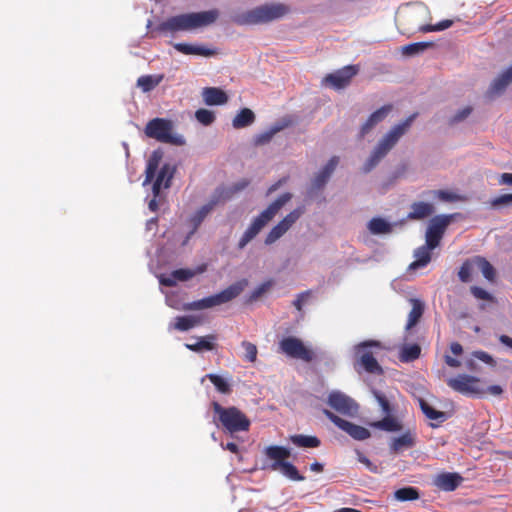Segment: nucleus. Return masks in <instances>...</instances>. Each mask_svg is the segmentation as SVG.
I'll return each instance as SVG.
<instances>
[{"label": "nucleus", "instance_id": "nucleus-1", "mask_svg": "<svg viewBox=\"0 0 512 512\" xmlns=\"http://www.w3.org/2000/svg\"><path fill=\"white\" fill-rule=\"evenodd\" d=\"M417 115V113H413L401 123L394 125L379 140L363 165L362 170L364 173L372 171L388 155V153L396 146L400 138L408 132Z\"/></svg>", "mask_w": 512, "mask_h": 512}, {"label": "nucleus", "instance_id": "nucleus-2", "mask_svg": "<svg viewBox=\"0 0 512 512\" xmlns=\"http://www.w3.org/2000/svg\"><path fill=\"white\" fill-rule=\"evenodd\" d=\"M218 16L219 12L216 9L180 14L169 17L167 20L161 22L153 32L176 33L179 31L193 30L214 23Z\"/></svg>", "mask_w": 512, "mask_h": 512}, {"label": "nucleus", "instance_id": "nucleus-3", "mask_svg": "<svg viewBox=\"0 0 512 512\" xmlns=\"http://www.w3.org/2000/svg\"><path fill=\"white\" fill-rule=\"evenodd\" d=\"M290 8L282 3L265 4L232 17L233 23L239 26L268 23L284 17Z\"/></svg>", "mask_w": 512, "mask_h": 512}, {"label": "nucleus", "instance_id": "nucleus-4", "mask_svg": "<svg viewBox=\"0 0 512 512\" xmlns=\"http://www.w3.org/2000/svg\"><path fill=\"white\" fill-rule=\"evenodd\" d=\"M291 193H284L273 201L264 211L258 215L251 225L244 232L238 242V249L242 250L251 240H253L264 226L274 218L278 211L291 200Z\"/></svg>", "mask_w": 512, "mask_h": 512}, {"label": "nucleus", "instance_id": "nucleus-5", "mask_svg": "<svg viewBox=\"0 0 512 512\" xmlns=\"http://www.w3.org/2000/svg\"><path fill=\"white\" fill-rule=\"evenodd\" d=\"M214 413L224 431L231 435L238 432H247L250 429V419L237 407H223L218 402H212Z\"/></svg>", "mask_w": 512, "mask_h": 512}, {"label": "nucleus", "instance_id": "nucleus-6", "mask_svg": "<svg viewBox=\"0 0 512 512\" xmlns=\"http://www.w3.org/2000/svg\"><path fill=\"white\" fill-rule=\"evenodd\" d=\"M245 285V280L234 283L217 294L197 301L186 303L183 305L182 309L185 311L203 310L225 304L238 297L243 291Z\"/></svg>", "mask_w": 512, "mask_h": 512}, {"label": "nucleus", "instance_id": "nucleus-7", "mask_svg": "<svg viewBox=\"0 0 512 512\" xmlns=\"http://www.w3.org/2000/svg\"><path fill=\"white\" fill-rule=\"evenodd\" d=\"M173 125L170 120L164 118H154L150 120L145 127V134L162 143L183 145L182 136L172 134Z\"/></svg>", "mask_w": 512, "mask_h": 512}, {"label": "nucleus", "instance_id": "nucleus-8", "mask_svg": "<svg viewBox=\"0 0 512 512\" xmlns=\"http://www.w3.org/2000/svg\"><path fill=\"white\" fill-rule=\"evenodd\" d=\"M372 348H382L379 341L367 340L355 346V354L357 356V364L370 374L380 375L383 369L376 360Z\"/></svg>", "mask_w": 512, "mask_h": 512}, {"label": "nucleus", "instance_id": "nucleus-9", "mask_svg": "<svg viewBox=\"0 0 512 512\" xmlns=\"http://www.w3.org/2000/svg\"><path fill=\"white\" fill-rule=\"evenodd\" d=\"M447 385L465 396L481 397L485 395L480 379L471 375L459 374L456 377L449 378Z\"/></svg>", "mask_w": 512, "mask_h": 512}, {"label": "nucleus", "instance_id": "nucleus-10", "mask_svg": "<svg viewBox=\"0 0 512 512\" xmlns=\"http://www.w3.org/2000/svg\"><path fill=\"white\" fill-rule=\"evenodd\" d=\"M279 350L291 358L305 362H311L314 358L313 351L307 348L299 338L293 336L283 338L279 342Z\"/></svg>", "mask_w": 512, "mask_h": 512}, {"label": "nucleus", "instance_id": "nucleus-11", "mask_svg": "<svg viewBox=\"0 0 512 512\" xmlns=\"http://www.w3.org/2000/svg\"><path fill=\"white\" fill-rule=\"evenodd\" d=\"M452 219L451 215H438L431 219L426 231V244L430 248H436Z\"/></svg>", "mask_w": 512, "mask_h": 512}, {"label": "nucleus", "instance_id": "nucleus-12", "mask_svg": "<svg viewBox=\"0 0 512 512\" xmlns=\"http://www.w3.org/2000/svg\"><path fill=\"white\" fill-rule=\"evenodd\" d=\"M304 206L297 207L289 214H287L276 226H274L265 238V244L271 245L281 238L292 225L301 217L304 213Z\"/></svg>", "mask_w": 512, "mask_h": 512}, {"label": "nucleus", "instance_id": "nucleus-13", "mask_svg": "<svg viewBox=\"0 0 512 512\" xmlns=\"http://www.w3.org/2000/svg\"><path fill=\"white\" fill-rule=\"evenodd\" d=\"M323 413L338 428L345 431L347 434H349L355 440H365L371 436L370 431L368 429H366L365 427H362V426L356 425L354 423H351L347 420H344V419L340 418L339 416L335 415L330 410L324 409Z\"/></svg>", "mask_w": 512, "mask_h": 512}, {"label": "nucleus", "instance_id": "nucleus-14", "mask_svg": "<svg viewBox=\"0 0 512 512\" xmlns=\"http://www.w3.org/2000/svg\"><path fill=\"white\" fill-rule=\"evenodd\" d=\"M328 405L345 416H354L358 412L357 403L339 391H332L327 400Z\"/></svg>", "mask_w": 512, "mask_h": 512}, {"label": "nucleus", "instance_id": "nucleus-15", "mask_svg": "<svg viewBox=\"0 0 512 512\" xmlns=\"http://www.w3.org/2000/svg\"><path fill=\"white\" fill-rule=\"evenodd\" d=\"M357 72V66L348 65L334 73L326 75L323 79V83L334 89H342L349 85L351 79L357 74Z\"/></svg>", "mask_w": 512, "mask_h": 512}, {"label": "nucleus", "instance_id": "nucleus-16", "mask_svg": "<svg viewBox=\"0 0 512 512\" xmlns=\"http://www.w3.org/2000/svg\"><path fill=\"white\" fill-rule=\"evenodd\" d=\"M512 83V65L496 77L484 94V97L491 101L502 95Z\"/></svg>", "mask_w": 512, "mask_h": 512}, {"label": "nucleus", "instance_id": "nucleus-17", "mask_svg": "<svg viewBox=\"0 0 512 512\" xmlns=\"http://www.w3.org/2000/svg\"><path fill=\"white\" fill-rule=\"evenodd\" d=\"M393 105L392 104H386L376 111H374L368 119L363 123V125L360 128L359 132V138H363L366 136L372 129H374L379 123L384 121L386 117L389 115V113L392 111Z\"/></svg>", "mask_w": 512, "mask_h": 512}, {"label": "nucleus", "instance_id": "nucleus-18", "mask_svg": "<svg viewBox=\"0 0 512 512\" xmlns=\"http://www.w3.org/2000/svg\"><path fill=\"white\" fill-rule=\"evenodd\" d=\"M417 443V434L415 431L407 430L402 435L394 437L389 442L391 453L398 454L404 450L415 447Z\"/></svg>", "mask_w": 512, "mask_h": 512}, {"label": "nucleus", "instance_id": "nucleus-19", "mask_svg": "<svg viewBox=\"0 0 512 512\" xmlns=\"http://www.w3.org/2000/svg\"><path fill=\"white\" fill-rule=\"evenodd\" d=\"M264 453L268 459L272 460L270 465L272 471L278 470L291 456V452L288 448L278 445L266 447Z\"/></svg>", "mask_w": 512, "mask_h": 512}, {"label": "nucleus", "instance_id": "nucleus-20", "mask_svg": "<svg viewBox=\"0 0 512 512\" xmlns=\"http://www.w3.org/2000/svg\"><path fill=\"white\" fill-rule=\"evenodd\" d=\"M463 478L458 473L443 472L436 476L434 484L443 491H454L461 484Z\"/></svg>", "mask_w": 512, "mask_h": 512}, {"label": "nucleus", "instance_id": "nucleus-21", "mask_svg": "<svg viewBox=\"0 0 512 512\" xmlns=\"http://www.w3.org/2000/svg\"><path fill=\"white\" fill-rule=\"evenodd\" d=\"M174 169L169 164H164L157 173L156 179L152 186V192L158 197L162 186L168 188L173 178Z\"/></svg>", "mask_w": 512, "mask_h": 512}, {"label": "nucleus", "instance_id": "nucleus-22", "mask_svg": "<svg viewBox=\"0 0 512 512\" xmlns=\"http://www.w3.org/2000/svg\"><path fill=\"white\" fill-rule=\"evenodd\" d=\"M204 102L209 106L224 105L228 102V95L220 88L206 87L202 90Z\"/></svg>", "mask_w": 512, "mask_h": 512}, {"label": "nucleus", "instance_id": "nucleus-23", "mask_svg": "<svg viewBox=\"0 0 512 512\" xmlns=\"http://www.w3.org/2000/svg\"><path fill=\"white\" fill-rule=\"evenodd\" d=\"M434 213V206L427 202H414L411 211L408 213L409 220H422Z\"/></svg>", "mask_w": 512, "mask_h": 512}, {"label": "nucleus", "instance_id": "nucleus-24", "mask_svg": "<svg viewBox=\"0 0 512 512\" xmlns=\"http://www.w3.org/2000/svg\"><path fill=\"white\" fill-rule=\"evenodd\" d=\"M173 47L180 53L186 55H199L204 57H210L216 54V51L204 46H194L187 43H174Z\"/></svg>", "mask_w": 512, "mask_h": 512}, {"label": "nucleus", "instance_id": "nucleus-25", "mask_svg": "<svg viewBox=\"0 0 512 512\" xmlns=\"http://www.w3.org/2000/svg\"><path fill=\"white\" fill-rule=\"evenodd\" d=\"M218 199H212L209 203L203 205L195 214L191 217L190 222L193 225V229L190 234H194L198 227L201 225L206 216L214 209L218 203Z\"/></svg>", "mask_w": 512, "mask_h": 512}, {"label": "nucleus", "instance_id": "nucleus-26", "mask_svg": "<svg viewBox=\"0 0 512 512\" xmlns=\"http://www.w3.org/2000/svg\"><path fill=\"white\" fill-rule=\"evenodd\" d=\"M410 303L412 305V309L408 315V321L406 324L407 330L414 327L419 322L424 313V303L421 300L412 298L410 299Z\"/></svg>", "mask_w": 512, "mask_h": 512}, {"label": "nucleus", "instance_id": "nucleus-27", "mask_svg": "<svg viewBox=\"0 0 512 512\" xmlns=\"http://www.w3.org/2000/svg\"><path fill=\"white\" fill-rule=\"evenodd\" d=\"M289 441L300 448H317L321 444L318 437L303 434L291 435Z\"/></svg>", "mask_w": 512, "mask_h": 512}, {"label": "nucleus", "instance_id": "nucleus-28", "mask_svg": "<svg viewBox=\"0 0 512 512\" xmlns=\"http://www.w3.org/2000/svg\"><path fill=\"white\" fill-rule=\"evenodd\" d=\"M216 336L213 334L206 335L204 337L197 338V341L193 344H185V347L193 352H201L203 350L211 351L214 349Z\"/></svg>", "mask_w": 512, "mask_h": 512}, {"label": "nucleus", "instance_id": "nucleus-29", "mask_svg": "<svg viewBox=\"0 0 512 512\" xmlns=\"http://www.w3.org/2000/svg\"><path fill=\"white\" fill-rule=\"evenodd\" d=\"M255 121V114L249 108L241 109L232 120V125L235 129H241L250 126Z\"/></svg>", "mask_w": 512, "mask_h": 512}, {"label": "nucleus", "instance_id": "nucleus-30", "mask_svg": "<svg viewBox=\"0 0 512 512\" xmlns=\"http://www.w3.org/2000/svg\"><path fill=\"white\" fill-rule=\"evenodd\" d=\"M161 154L159 152H153L150 158L148 159L146 170H145V179L143 181V185L149 184L156 176V172L158 170Z\"/></svg>", "mask_w": 512, "mask_h": 512}, {"label": "nucleus", "instance_id": "nucleus-31", "mask_svg": "<svg viewBox=\"0 0 512 512\" xmlns=\"http://www.w3.org/2000/svg\"><path fill=\"white\" fill-rule=\"evenodd\" d=\"M372 427L388 431V432H398L402 430V424L394 417L390 415H386L383 419L376 421L371 424Z\"/></svg>", "mask_w": 512, "mask_h": 512}, {"label": "nucleus", "instance_id": "nucleus-32", "mask_svg": "<svg viewBox=\"0 0 512 512\" xmlns=\"http://www.w3.org/2000/svg\"><path fill=\"white\" fill-rule=\"evenodd\" d=\"M433 249L427 244L417 248L414 254L416 260L410 264V268L417 269L426 266L431 261L430 251Z\"/></svg>", "mask_w": 512, "mask_h": 512}, {"label": "nucleus", "instance_id": "nucleus-33", "mask_svg": "<svg viewBox=\"0 0 512 512\" xmlns=\"http://www.w3.org/2000/svg\"><path fill=\"white\" fill-rule=\"evenodd\" d=\"M164 79L163 74L159 75H144L138 78L137 85L143 92H150L158 86Z\"/></svg>", "mask_w": 512, "mask_h": 512}, {"label": "nucleus", "instance_id": "nucleus-34", "mask_svg": "<svg viewBox=\"0 0 512 512\" xmlns=\"http://www.w3.org/2000/svg\"><path fill=\"white\" fill-rule=\"evenodd\" d=\"M475 267L480 270L483 276L490 282L495 280L496 272L494 267L491 265L489 261H487L484 257L475 256L474 257Z\"/></svg>", "mask_w": 512, "mask_h": 512}, {"label": "nucleus", "instance_id": "nucleus-35", "mask_svg": "<svg viewBox=\"0 0 512 512\" xmlns=\"http://www.w3.org/2000/svg\"><path fill=\"white\" fill-rule=\"evenodd\" d=\"M368 229L372 234H387L392 231V225L380 217L372 218L368 223Z\"/></svg>", "mask_w": 512, "mask_h": 512}, {"label": "nucleus", "instance_id": "nucleus-36", "mask_svg": "<svg viewBox=\"0 0 512 512\" xmlns=\"http://www.w3.org/2000/svg\"><path fill=\"white\" fill-rule=\"evenodd\" d=\"M201 320L196 316H178L173 324L174 329L179 331H188L189 329L199 325Z\"/></svg>", "mask_w": 512, "mask_h": 512}, {"label": "nucleus", "instance_id": "nucleus-37", "mask_svg": "<svg viewBox=\"0 0 512 512\" xmlns=\"http://www.w3.org/2000/svg\"><path fill=\"white\" fill-rule=\"evenodd\" d=\"M420 353L421 348L418 344L407 345L401 349L399 359L404 363L412 362L419 358Z\"/></svg>", "mask_w": 512, "mask_h": 512}, {"label": "nucleus", "instance_id": "nucleus-38", "mask_svg": "<svg viewBox=\"0 0 512 512\" xmlns=\"http://www.w3.org/2000/svg\"><path fill=\"white\" fill-rule=\"evenodd\" d=\"M395 499L398 501H414L419 499L420 494L417 488L408 486L403 487L395 491L394 493Z\"/></svg>", "mask_w": 512, "mask_h": 512}, {"label": "nucleus", "instance_id": "nucleus-39", "mask_svg": "<svg viewBox=\"0 0 512 512\" xmlns=\"http://www.w3.org/2000/svg\"><path fill=\"white\" fill-rule=\"evenodd\" d=\"M433 45L434 44L432 42H416L403 46L401 51L405 56H414L424 52Z\"/></svg>", "mask_w": 512, "mask_h": 512}, {"label": "nucleus", "instance_id": "nucleus-40", "mask_svg": "<svg viewBox=\"0 0 512 512\" xmlns=\"http://www.w3.org/2000/svg\"><path fill=\"white\" fill-rule=\"evenodd\" d=\"M287 125H288V123L277 124V125L273 126L270 130L257 135L254 138L255 145H264V144L269 143L271 141V139L274 137V135L276 133H278L279 131H281L282 129H284Z\"/></svg>", "mask_w": 512, "mask_h": 512}, {"label": "nucleus", "instance_id": "nucleus-41", "mask_svg": "<svg viewBox=\"0 0 512 512\" xmlns=\"http://www.w3.org/2000/svg\"><path fill=\"white\" fill-rule=\"evenodd\" d=\"M277 471L281 472L285 477L293 481H303L305 479V477L299 473L296 466L288 461L282 464Z\"/></svg>", "mask_w": 512, "mask_h": 512}, {"label": "nucleus", "instance_id": "nucleus-42", "mask_svg": "<svg viewBox=\"0 0 512 512\" xmlns=\"http://www.w3.org/2000/svg\"><path fill=\"white\" fill-rule=\"evenodd\" d=\"M206 378H208L211 381V383H213L218 392L222 394L231 393V385L223 377L211 373L207 374Z\"/></svg>", "mask_w": 512, "mask_h": 512}, {"label": "nucleus", "instance_id": "nucleus-43", "mask_svg": "<svg viewBox=\"0 0 512 512\" xmlns=\"http://www.w3.org/2000/svg\"><path fill=\"white\" fill-rule=\"evenodd\" d=\"M420 408L424 415L431 420L443 422L446 419L444 412L434 409L424 400H420Z\"/></svg>", "mask_w": 512, "mask_h": 512}, {"label": "nucleus", "instance_id": "nucleus-44", "mask_svg": "<svg viewBox=\"0 0 512 512\" xmlns=\"http://www.w3.org/2000/svg\"><path fill=\"white\" fill-rule=\"evenodd\" d=\"M205 266L198 267L196 270L191 269H177L173 271V275L176 281H188L193 278L196 274H200L205 271Z\"/></svg>", "mask_w": 512, "mask_h": 512}, {"label": "nucleus", "instance_id": "nucleus-45", "mask_svg": "<svg viewBox=\"0 0 512 512\" xmlns=\"http://www.w3.org/2000/svg\"><path fill=\"white\" fill-rule=\"evenodd\" d=\"M241 347L244 350L243 359L247 362L254 363L257 360V346L252 342L244 340L241 342Z\"/></svg>", "mask_w": 512, "mask_h": 512}, {"label": "nucleus", "instance_id": "nucleus-46", "mask_svg": "<svg viewBox=\"0 0 512 512\" xmlns=\"http://www.w3.org/2000/svg\"><path fill=\"white\" fill-rule=\"evenodd\" d=\"M474 268H476L474 264V257L463 262L458 272L461 282L467 283L471 280V274Z\"/></svg>", "mask_w": 512, "mask_h": 512}, {"label": "nucleus", "instance_id": "nucleus-47", "mask_svg": "<svg viewBox=\"0 0 512 512\" xmlns=\"http://www.w3.org/2000/svg\"><path fill=\"white\" fill-rule=\"evenodd\" d=\"M433 194L441 201L444 202H460L464 201L465 197L461 196L455 192L448 190H436Z\"/></svg>", "mask_w": 512, "mask_h": 512}, {"label": "nucleus", "instance_id": "nucleus-48", "mask_svg": "<svg viewBox=\"0 0 512 512\" xmlns=\"http://www.w3.org/2000/svg\"><path fill=\"white\" fill-rule=\"evenodd\" d=\"M195 118L201 124L208 126L214 122L215 114L210 110L201 108L195 112Z\"/></svg>", "mask_w": 512, "mask_h": 512}, {"label": "nucleus", "instance_id": "nucleus-49", "mask_svg": "<svg viewBox=\"0 0 512 512\" xmlns=\"http://www.w3.org/2000/svg\"><path fill=\"white\" fill-rule=\"evenodd\" d=\"M452 24H453L452 20L446 19V20L440 21L439 23H437L435 25H431V24L422 25L419 28V31H421L423 33L433 32V31H443V30L451 27Z\"/></svg>", "mask_w": 512, "mask_h": 512}, {"label": "nucleus", "instance_id": "nucleus-50", "mask_svg": "<svg viewBox=\"0 0 512 512\" xmlns=\"http://www.w3.org/2000/svg\"><path fill=\"white\" fill-rule=\"evenodd\" d=\"M250 184V181L248 179H241L238 182L234 183L228 190L224 191V199L231 198L234 194L244 190L248 185Z\"/></svg>", "mask_w": 512, "mask_h": 512}, {"label": "nucleus", "instance_id": "nucleus-51", "mask_svg": "<svg viewBox=\"0 0 512 512\" xmlns=\"http://www.w3.org/2000/svg\"><path fill=\"white\" fill-rule=\"evenodd\" d=\"M329 178H330L329 175H326L325 172L320 170L319 173H317V175L312 180L311 190H313V191L322 190L325 187L326 183L328 182Z\"/></svg>", "mask_w": 512, "mask_h": 512}, {"label": "nucleus", "instance_id": "nucleus-52", "mask_svg": "<svg viewBox=\"0 0 512 512\" xmlns=\"http://www.w3.org/2000/svg\"><path fill=\"white\" fill-rule=\"evenodd\" d=\"M470 292L476 299L485 300L488 302H495L494 297L481 287L471 286Z\"/></svg>", "mask_w": 512, "mask_h": 512}, {"label": "nucleus", "instance_id": "nucleus-53", "mask_svg": "<svg viewBox=\"0 0 512 512\" xmlns=\"http://www.w3.org/2000/svg\"><path fill=\"white\" fill-rule=\"evenodd\" d=\"M374 397L382 408L383 413L390 415L392 413V407L387 397L380 391H373Z\"/></svg>", "mask_w": 512, "mask_h": 512}, {"label": "nucleus", "instance_id": "nucleus-54", "mask_svg": "<svg viewBox=\"0 0 512 512\" xmlns=\"http://www.w3.org/2000/svg\"><path fill=\"white\" fill-rule=\"evenodd\" d=\"M512 205V193L503 194L497 196L490 201V206L492 208H499L501 206Z\"/></svg>", "mask_w": 512, "mask_h": 512}, {"label": "nucleus", "instance_id": "nucleus-55", "mask_svg": "<svg viewBox=\"0 0 512 512\" xmlns=\"http://www.w3.org/2000/svg\"><path fill=\"white\" fill-rule=\"evenodd\" d=\"M472 111L473 108L471 106H466L462 108L449 120V124L454 125L465 120L472 113Z\"/></svg>", "mask_w": 512, "mask_h": 512}, {"label": "nucleus", "instance_id": "nucleus-56", "mask_svg": "<svg viewBox=\"0 0 512 512\" xmlns=\"http://www.w3.org/2000/svg\"><path fill=\"white\" fill-rule=\"evenodd\" d=\"M338 163H339V157L333 156L330 158V160L327 162V164L321 170L323 172H325L326 175H329L331 177V175L334 172L335 168L337 167Z\"/></svg>", "mask_w": 512, "mask_h": 512}, {"label": "nucleus", "instance_id": "nucleus-57", "mask_svg": "<svg viewBox=\"0 0 512 512\" xmlns=\"http://www.w3.org/2000/svg\"><path fill=\"white\" fill-rule=\"evenodd\" d=\"M338 163H339V157L333 156L330 158V160L327 162V164L321 170L323 172H325L326 175H329L331 177V175L334 172L335 168L337 167Z\"/></svg>", "mask_w": 512, "mask_h": 512}, {"label": "nucleus", "instance_id": "nucleus-58", "mask_svg": "<svg viewBox=\"0 0 512 512\" xmlns=\"http://www.w3.org/2000/svg\"><path fill=\"white\" fill-rule=\"evenodd\" d=\"M271 287V282L268 281V282H265V283H262L260 286H258L253 292H252V295H251V298L252 299H257L259 298L260 296H262L269 288Z\"/></svg>", "mask_w": 512, "mask_h": 512}, {"label": "nucleus", "instance_id": "nucleus-59", "mask_svg": "<svg viewBox=\"0 0 512 512\" xmlns=\"http://www.w3.org/2000/svg\"><path fill=\"white\" fill-rule=\"evenodd\" d=\"M474 357L483 361L484 363L486 364H490V365H493L495 362H494V359L492 358L491 355H489L487 352H484V351H475L473 353Z\"/></svg>", "mask_w": 512, "mask_h": 512}, {"label": "nucleus", "instance_id": "nucleus-60", "mask_svg": "<svg viewBox=\"0 0 512 512\" xmlns=\"http://www.w3.org/2000/svg\"><path fill=\"white\" fill-rule=\"evenodd\" d=\"M310 295V292L309 291H306V292H303V293H300L297 298L293 301V305L295 306V308L297 310H301L302 309V305L303 303L307 300V298L309 297Z\"/></svg>", "mask_w": 512, "mask_h": 512}, {"label": "nucleus", "instance_id": "nucleus-61", "mask_svg": "<svg viewBox=\"0 0 512 512\" xmlns=\"http://www.w3.org/2000/svg\"><path fill=\"white\" fill-rule=\"evenodd\" d=\"M160 283L166 287H173L177 284V281L172 272L168 277H161Z\"/></svg>", "mask_w": 512, "mask_h": 512}, {"label": "nucleus", "instance_id": "nucleus-62", "mask_svg": "<svg viewBox=\"0 0 512 512\" xmlns=\"http://www.w3.org/2000/svg\"><path fill=\"white\" fill-rule=\"evenodd\" d=\"M484 391H485V394L488 393L493 396H499L503 393V389L499 385H491V386L487 387L486 389L484 388Z\"/></svg>", "mask_w": 512, "mask_h": 512}, {"label": "nucleus", "instance_id": "nucleus-63", "mask_svg": "<svg viewBox=\"0 0 512 512\" xmlns=\"http://www.w3.org/2000/svg\"><path fill=\"white\" fill-rule=\"evenodd\" d=\"M500 185H512V173H503L499 179Z\"/></svg>", "mask_w": 512, "mask_h": 512}, {"label": "nucleus", "instance_id": "nucleus-64", "mask_svg": "<svg viewBox=\"0 0 512 512\" xmlns=\"http://www.w3.org/2000/svg\"><path fill=\"white\" fill-rule=\"evenodd\" d=\"M499 341L501 344L505 345L506 347L512 349V338L509 337L508 335H500L499 336Z\"/></svg>", "mask_w": 512, "mask_h": 512}]
</instances>
